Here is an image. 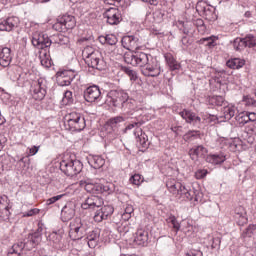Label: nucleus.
Returning a JSON list of instances; mask_svg holds the SVG:
<instances>
[{
  "label": "nucleus",
  "mask_w": 256,
  "mask_h": 256,
  "mask_svg": "<svg viewBox=\"0 0 256 256\" xmlns=\"http://www.w3.org/2000/svg\"><path fill=\"white\" fill-rule=\"evenodd\" d=\"M60 171L65 173L67 177H75V175H79L83 171V163L66 154L60 162Z\"/></svg>",
  "instance_id": "nucleus-2"
},
{
  "label": "nucleus",
  "mask_w": 256,
  "mask_h": 256,
  "mask_svg": "<svg viewBox=\"0 0 256 256\" xmlns=\"http://www.w3.org/2000/svg\"><path fill=\"white\" fill-rule=\"evenodd\" d=\"M85 63L88 67H92V69H98L101 71L103 69V60H101V52H94L88 58H85Z\"/></svg>",
  "instance_id": "nucleus-14"
},
{
  "label": "nucleus",
  "mask_w": 256,
  "mask_h": 256,
  "mask_svg": "<svg viewBox=\"0 0 256 256\" xmlns=\"http://www.w3.org/2000/svg\"><path fill=\"white\" fill-rule=\"evenodd\" d=\"M118 231L120 232V233H127L128 231H129V228H127V226H123V225H121V226H118Z\"/></svg>",
  "instance_id": "nucleus-61"
},
{
  "label": "nucleus",
  "mask_w": 256,
  "mask_h": 256,
  "mask_svg": "<svg viewBox=\"0 0 256 256\" xmlns=\"http://www.w3.org/2000/svg\"><path fill=\"white\" fill-rule=\"evenodd\" d=\"M124 59L126 63L133 65V67H142V73L146 77H159L161 75V68L151 54L134 52L132 54H126Z\"/></svg>",
  "instance_id": "nucleus-1"
},
{
  "label": "nucleus",
  "mask_w": 256,
  "mask_h": 256,
  "mask_svg": "<svg viewBox=\"0 0 256 256\" xmlns=\"http://www.w3.org/2000/svg\"><path fill=\"white\" fill-rule=\"evenodd\" d=\"M182 119L186 120V123H192L193 125H201V117L197 116L194 112L190 110H183L180 112Z\"/></svg>",
  "instance_id": "nucleus-21"
},
{
  "label": "nucleus",
  "mask_w": 256,
  "mask_h": 256,
  "mask_svg": "<svg viewBox=\"0 0 256 256\" xmlns=\"http://www.w3.org/2000/svg\"><path fill=\"white\" fill-rule=\"evenodd\" d=\"M101 97V90L98 86H90L84 91V99L88 103H95Z\"/></svg>",
  "instance_id": "nucleus-16"
},
{
  "label": "nucleus",
  "mask_w": 256,
  "mask_h": 256,
  "mask_svg": "<svg viewBox=\"0 0 256 256\" xmlns=\"http://www.w3.org/2000/svg\"><path fill=\"white\" fill-rule=\"evenodd\" d=\"M88 163L93 169H101L105 165V160L99 155H90L88 157Z\"/></svg>",
  "instance_id": "nucleus-25"
},
{
  "label": "nucleus",
  "mask_w": 256,
  "mask_h": 256,
  "mask_svg": "<svg viewBox=\"0 0 256 256\" xmlns=\"http://www.w3.org/2000/svg\"><path fill=\"white\" fill-rule=\"evenodd\" d=\"M62 103L64 105H71L73 103V92L67 90L62 98Z\"/></svg>",
  "instance_id": "nucleus-37"
},
{
  "label": "nucleus",
  "mask_w": 256,
  "mask_h": 256,
  "mask_svg": "<svg viewBox=\"0 0 256 256\" xmlns=\"http://www.w3.org/2000/svg\"><path fill=\"white\" fill-rule=\"evenodd\" d=\"M95 52H99V50H96L95 48L91 47V46H86L84 48V50L82 51V56L87 59L89 57H91V55H94Z\"/></svg>",
  "instance_id": "nucleus-38"
},
{
  "label": "nucleus",
  "mask_w": 256,
  "mask_h": 256,
  "mask_svg": "<svg viewBox=\"0 0 256 256\" xmlns=\"http://www.w3.org/2000/svg\"><path fill=\"white\" fill-rule=\"evenodd\" d=\"M114 189L113 184L107 182L106 184H101V193H112Z\"/></svg>",
  "instance_id": "nucleus-44"
},
{
  "label": "nucleus",
  "mask_w": 256,
  "mask_h": 256,
  "mask_svg": "<svg viewBox=\"0 0 256 256\" xmlns=\"http://www.w3.org/2000/svg\"><path fill=\"white\" fill-rule=\"evenodd\" d=\"M124 73L128 75L130 81H137V72L130 69V68H124Z\"/></svg>",
  "instance_id": "nucleus-41"
},
{
  "label": "nucleus",
  "mask_w": 256,
  "mask_h": 256,
  "mask_svg": "<svg viewBox=\"0 0 256 256\" xmlns=\"http://www.w3.org/2000/svg\"><path fill=\"white\" fill-rule=\"evenodd\" d=\"M75 202H67L66 205L62 208L61 219L64 223L71 221L75 217Z\"/></svg>",
  "instance_id": "nucleus-15"
},
{
  "label": "nucleus",
  "mask_w": 256,
  "mask_h": 256,
  "mask_svg": "<svg viewBox=\"0 0 256 256\" xmlns=\"http://www.w3.org/2000/svg\"><path fill=\"white\" fill-rule=\"evenodd\" d=\"M122 46L128 51H137L141 49L139 38L135 36H124L121 40Z\"/></svg>",
  "instance_id": "nucleus-10"
},
{
  "label": "nucleus",
  "mask_w": 256,
  "mask_h": 256,
  "mask_svg": "<svg viewBox=\"0 0 256 256\" xmlns=\"http://www.w3.org/2000/svg\"><path fill=\"white\" fill-rule=\"evenodd\" d=\"M52 27L55 31H59L60 33L67 31L63 23H61V18H58V21Z\"/></svg>",
  "instance_id": "nucleus-42"
},
{
  "label": "nucleus",
  "mask_w": 256,
  "mask_h": 256,
  "mask_svg": "<svg viewBox=\"0 0 256 256\" xmlns=\"http://www.w3.org/2000/svg\"><path fill=\"white\" fill-rule=\"evenodd\" d=\"M236 215H239L242 219V223H247V212L245 211V207L243 206H238L235 209Z\"/></svg>",
  "instance_id": "nucleus-36"
},
{
  "label": "nucleus",
  "mask_w": 256,
  "mask_h": 256,
  "mask_svg": "<svg viewBox=\"0 0 256 256\" xmlns=\"http://www.w3.org/2000/svg\"><path fill=\"white\" fill-rule=\"evenodd\" d=\"M127 118L123 116H116L113 118H110L107 122V124L112 127V129H117L119 127L120 123H123Z\"/></svg>",
  "instance_id": "nucleus-32"
},
{
  "label": "nucleus",
  "mask_w": 256,
  "mask_h": 256,
  "mask_svg": "<svg viewBox=\"0 0 256 256\" xmlns=\"http://www.w3.org/2000/svg\"><path fill=\"white\" fill-rule=\"evenodd\" d=\"M12 61L13 54L11 53V49L8 47L2 48L0 52V66L4 68L9 67Z\"/></svg>",
  "instance_id": "nucleus-18"
},
{
  "label": "nucleus",
  "mask_w": 256,
  "mask_h": 256,
  "mask_svg": "<svg viewBox=\"0 0 256 256\" xmlns=\"http://www.w3.org/2000/svg\"><path fill=\"white\" fill-rule=\"evenodd\" d=\"M248 117V122L254 123L256 121V113L255 112H246Z\"/></svg>",
  "instance_id": "nucleus-53"
},
{
  "label": "nucleus",
  "mask_w": 256,
  "mask_h": 256,
  "mask_svg": "<svg viewBox=\"0 0 256 256\" xmlns=\"http://www.w3.org/2000/svg\"><path fill=\"white\" fill-rule=\"evenodd\" d=\"M32 45L37 47V49H42V51H45V49L51 47V39H49V36L46 34L36 33L32 37Z\"/></svg>",
  "instance_id": "nucleus-8"
},
{
  "label": "nucleus",
  "mask_w": 256,
  "mask_h": 256,
  "mask_svg": "<svg viewBox=\"0 0 256 256\" xmlns=\"http://www.w3.org/2000/svg\"><path fill=\"white\" fill-rule=\"evenodd\" d=\"M129 94L123 90H111L106 96V105L109 107H127Z\"/></svg>",
  "instance_id": "nucleus-4"
},
{
  "label": "nucleus",
  "mask_w": 256,
  "mask_h": 256,
  "mask_svg": "<svg viewBox=\"0 0 256 256\" xmlns=\"http://www.w3.org/2000/svg\"><path fill=\"white\" fill-rule=\"evenodd\" d=\"M226 65L227 67H229V69H241V67L245 65V60L241 58H234V59L228 60L226 62Z\"/></svg>",
  "instance_id": "nucleus-29"
},
{
  "label": "nucleus",
  "mask_w": 256,
  "mask_h": 256,
  "mask_svg": "<svg viewBox=\"0 0 256 256\" xmlns=\"http://www.w3.org/2000/svg\"><path fill=\"white\" fill-rule=\"evenodd\" d=\"M182 45H184V47H189V45H191V39L187 36L182 37Z\"/></svg>",
  "instance_id": "nucleus-57"
},
{
  "label": "nucleus",
  "mask_w": 256,
  "mask_h": 256,
  "mask_svg": "<svg viewBox=\"0 0 256 256\" xmlns=\"http://www.w3.org/2000/svg\"><path fill=\"white\" fill-rule=\"evenodd\" d=\"M100 212L107 219L109 215H113V208L112 206L106 205L101 208Z\"/></svg>",
  "instance_id": "nucleus-40"
},
{
  "label": "nucleus",
  "mask_w": 256,
  "mask_h": 256,
  "mask_svg": "<svg viewBox=\"0 0 256 256\" xmlns=\"http://www.w3.org/2000/svg\"><path fill=\"white\" fill-rule=\"evenodd\" d=\"M235 113H237V108L233 105H228L223 108V118L226 121H229L230 119H233L235 117Z\"/></svg>",
  "instance_id": "nucleus-27"
},
{
  "label": "nucleus",
  "mask_w": 256,
  "mask_h": 256,
  "mask_svg": "<svg viewBox=\"0 0 256 256\" xmlns=\"http://www.w3.org/2000/svg\"><path fill=\"white\" fill-rule=\"evenodd\" d=\"M105 19L109 25H119L121 23V12L117 8H109L104 13Z\"/></svg>",
  "instance_id": "nucleus-12"
},
{
  "label": "nucleus",
  "mask_w": 256,
  "mask_h": 256,
  "mask_svg": "<svg viewBox=\"0 0 256 256\" xmlns=\"http://www.w3.org/2000/svg\"><path fill=\"white\" fill-rule=\"evenodd\" d=\"M57 39L59 45H67L69 43V38L67 36L58 35Z\"/></svg>",
  "instance_id": "nucleus-47"
},
{
  "label": "nucleus",
  "mask_w": 256,
  "mask_h": 256,
  "mask_svg": "<svg viewBox=\"0 0 256 256\" xmlns=\"http://www.w3.org/2000/svg\"><path fill=\"white\" fill-rule=\"evenodd\" d=\"M30 95L35 101H43L47 95V80L45 78L34 80L30 86Z\"/></svg>",
  "instance_id": "nucleus-5"
},
{
  "label": "nucleus",
  "mask_w": 256,
  "mask_h": 256,
  "mask_svg": "<svg viewBox=\"0 0 256 256\" xmlns=\"http://www.w3.org/2000/svg\"><path fill=\"white\" fill-rule=\"evenodd\" d=\"M185 256H203V252L198 251V252H196V253H189V254H186Z\"/></svg>",
  "instance_id": "nucleus-63"
},
{
  "label": "nucleus",
  "mask_w": 256,
  "mask_h": 256,
  "mask_svg": "<svg viewBox=\"0 0 256 256\" xmlns=\"http://www.w3.org/2000/svg\"><path fill=\"white\" fill-rule=\"evenodd\" d=\"M88 247L90 249H95L97 247V243H99V234L92 232L88 237Z\"/></svg>",
  "instance_id": "nucleus-33"
},
{
  "label": "nucleus",
  "mask_w": 256,
  "mask_h": 256,
  "mask_svg": "<svg viewBox=\"0 0 256 256\" xmlns=\"http://www.w3.org/2000/svg\"><path fill=\"white\" fill-rule=\"evenodd\" d=\"M134 135L136 137L137 143H139L141 147H147V141H149V137L147 134H145V132H143L141 128H136Z\"/></svg>",
  "instance_id": "nucleus-26"
},
{
  "label": "nucleus",
  "mask_w": 256,
  "mask_h": 256,
  "mask_svg": "<svg viewBox=\"0 0 256 256\" xmlns=\"http://www.w3.org/2000/svg\"><path fill=\"white\" fill-rule=\"evenodd\" d=\"M131 219V214H127L126 212H124L122 214V220L123 221H129Z\"/></svg>",
  "instance_id": "nucleus-62"
},
{
  "label": "nucleus",
  "mask_w": 256,
  "mask_h": 256,
  "mask_svg": "<svg viewBox=\"0 0 256 256\" xmlns=\"http://www.w3.org/2000/svg\"><path fill=\"white\" fill-rule=\"evenodd\" d=\"M103 198L99 196H90L88 197L82 204V209L89 210V211H95V209H99V207H103Z\"/></svg>",
  "instance_id": "nucleus-9"
},
{
  "label": "nucleus",
  "mask_w": 256,
  "mask_h": 256,
  "mask_svg": "<svg viewBox=\"0 0 256 256\" xmlns=\"http://www.w3.org/2000/svg\"><path fill=\"white\" fill-rule=\"evenodd\" d=\"M60 21L64 25V29H66V31L75 29V25H77L75 16L69 14H64L62 17H60Z\"/></svg>",
  "instance_id": "nucleus-23"
},
{
  "label": "nucleus",
  "mask_w": 256,
  "mask_h": 256,
  "mask_svg": "<svg viewBox=\"0 0 256 256\" xmlns=\"http://www.w3.org/2000/svg\"><path fill=\"white\" fill-rule=\"evenodd\" d=\"M39 149H40V146H32L31 148H28L29 150L28 156L33 157V155H37V153H39Z\"/></svg>",
  "instance_id": "nucleus-51"
},
{
  "label": "nucleus",
  "mask_w": 256,
  "mask_h": 256,
  "mask_svg": "<svg viewBox=\"0 0 256 256\" xmlns=\"http://www.w3.org/2000/svg\"><path fill=\"white\" fill-rule=\"evenodd\" d=\"M135 127H139V123L135 122V123L129 124L125 128V133H127V131H131V129H135Z\"/></svg>",
  "instance_id": "nucleus-59"
},
{
  "label": "nucleus",
  "mask_w": 256,
  "mask_h": 256,
  "mask_svg": "<svg viewBox=\"0 0 256 256\" xmlns=\"http://www.w3.org/2000/svg\"><path fill=\"white\" fill-rule=\"evenodd\" d=\"M65 126L69 131H83L86 127L85 118L77 112H72L69 114Z\"/></svg>",
  "instance_id": "nucleus-6"
},
{
  "label": "nucleus",
  "mask_w": 256,
  "mask_h": 256,
  "mask_svg": "<svg viewBox=\"0 0 256 256\" xmlns=\"http://www.w3.org/2000/svg\"><path fill=\"white\" fill-rule=\"evenodd\" d=\"M134 211L135 209L133 208V205L127 204L125 207L124 213L131 215Z\"/></svg>",
  "instance_id": "nucleus-55"
},
{
  "label": "nucleus",
  "mask_w": 256,
  "mask_h": 256,
  "mask_svg": "<svg viewBox=\"0 0 256 256\" xmlns=\"http://www.w3.org/2000/svg\"><path fill=\"white\" fill-rule=\"evenodd\" d=\"M242 231L241 236L245 239L246 237H252L253 233H255V225H242L240 228Z\"/></svg>",
  "instance_id": "nucleus-31"
},
{
  "label": "nucleus",
  "mask_w": 256,
  "mask_h": 256,
  "mask_svg": "<svg viewBox=\"0 0 256 256\" xmlns=\"http://www.w3.org/2000/svg\"><path fill=\"white\" fill-rule=\"evenodd\" d=\"M166 187L174 197H177L178 199H187L188 201H191L193 199V194L189 188H186L185 185H183L181 182L170 178L166 182Z\"/></svg>",
  "instance_id": "nucleus-3"
},
{
  "label": "nucleus",
  "mask_w": 256,
  "mask_h": 256,
  "mask_svg": "<svg viewBox=\"0 0 256 256\" xmlns=\"http://www.w3.org/2000/svg\"><path fill=\"white\" fill-rule=\"evenodd\" d=\"M40 211L41 210H39V208H32V209L28 210L27 212H24L22 214V217H33L35 215H39Z\"/></svg>",
  "instance_id": "nucleus-45"
},
{
  "label": "nucleus",
  "mask_w": 256,
  "mask_h": 256,
  "mask_svg": "<svg viewBox=\"0 0 256 256\" xmlns=\"http://www.w3.org/2000/svg\"><path fill=\"white\" fill-rule=\"evenodd\" d=\"M36 231L30 235H33L35 239H39L41 237V232L43 231V226H36Z\"/></svg>",
  "instance_id": "nucleus-52"
},
{
  "label": "nucleus",
  "mask_w": 256,
  "mask_h": 256,
  "mask_svg": "<svg viewBox=\"0 0 256 256\" xmlns=\"http://www.w3.org/2000/svg\"><path fill=\"white\" fill-rule=\"evenodd\" d=\"M65 197V194H60L57 196H54L52 198H49L46 200V205H53V203H57V201H59V199Z\"/></svg>",
  "instance_id": "nucleus-46"
},
{
  "label": "nucleus",
  "mask_w": 256,
  "mask_h": 256,
  "mask_svg": "<svg viewBox=\"0 0 256 256\" xmlns=\"http://www.w3.org/2000/svg\"><path fill=\"white\" fill-rule=\"evenodd\" d=\"M149 241V231H147V226H141L137 229L134 237V242L136 245L145 247Z\"/></svg>",
  "instance_id": "nucleus-11"
},
{
  "label": "nucleus",
  "mask_w": 256,
  "mask_h": 256,
  "mask_svg": "<svg viewBox=\"0 0 256 256\" xmlns=\"http://www.w3.org/2000/svg\"><path fill=\"white\" fill-rule=\"evenodd\" d=\"M165 59H166L167 65L171 71H177L178 69H181V64H179V62H177V60H175L173 55L166 54Z\"/></svg>",
  "instance_id": "nucleus-28"
},
{
  "label": "nucleus",
  "mask_w": 256,
  "mask_h": 256,
  "mask_svg": "<svg viewBox=\"0 0 256 256\" xmlns=\"http://www.w3.org/2000/svg\"><path fill=\"white\" fill-rule=\"evenodd\" d=\"M207 170L203 169V170H198L195 173V177L196 179H203L204 177H207Z\"/></svg>",
  "instance_id": "nucleus-50"
},
{
  "label": "nucleus",
  "mask_w": 256,
  "mask_h": 256,
  "mask_svg": "<svg viewBox=\"0 0 256 256\" xmlns=\"http://www.w3.org/2000/svg\"><path fill=\"white\" fill-rule=\"evenodd\" d=\"M143 3H148L149 5H153L157 7L159 5V0H141Z\"/></svg>",
  "instance_id": "nucleus-58"
},
{
  "label": "nucleus",
  "mask_w": 256,
  "mask_h": 256,
  "mask_svg": "<svg viewBox=\"0 0 256 256\" xmlns=\"http://www.w3.org/2000/svg\"><path fill=\"white\" fill-rule=\"evenodd\" d=\"M132 185H141L143 183V177L140 174H135L130 178Z\"/></svg>",
  "instance_id": "nucleus-43"
},
{
  "label": "nucleus",
  "mask_w": 256,
  "mask_h": 256,
  "mask_svg": "<svg viewBox=\"0 0 256 256\" xmlns=\"http://www.w3.org/2000/svg\"><path fill=\"white\" fill-rule=\"evenodd\" d=\"M107 219L101 211L96 212V214L94 215V221L95 223H101V221Z\"/></svg>",
  "instance_id": "nucleus-48"
},
{
  "label": "nucleus",
  "mask_w": 256,
  "mask_h": 256,
  "mask_svg": "<svg viewBox=\"0 0 256 256\" xmlns=\"http://www.w3.org/2000/svg\"><path fill=\"white\" fill-rule=\"evenodd\" d=\"M243 101L246 105H256L255 99L249 96L244 97Z\"/></svg>",
  "instance_id": "nucleus-54"
},
{
  "label": "nucleus",
  "mask_w": 256,
  "mask_h": 256,
  "mask_svg": "<svg viewBox=\"0 0 256 256\" xmlns=\"http://www.w3.org/2000/svg\"><path fill=\"white\" fill-rule=\"evenodd\" d=\"M179 229H181V226H180V225H173V226H172V231H173L174 233H177V231H179Z\"/></svg>",
  "instance_id": "nucleus-64"
},
{
  "label": "nucleus",
  "mask_w": 256,
  "mask_h": 256,
  "mask_svg": "<svg viewBox=\"0 0 256 256\" xmlns=\"http://www.w3.org/2000/svg\"><path fill=\"white\" fill-rule=\"evenodd\" d=\"M227 158L223 153L218 154H209L206 157V163H210L211 165H221V163H225Z\"/></svg>",
  "instance_id": "nucleus-24"
},
{
  "label": "nucleus",
  "mask_w": 256,
  "mask_h": 256,
  "mask_svg": "<svg viewBox=\"0 0 256 256\" xmlns=\"http://www.w3.org/2000/svg\"><path fill=\"white\" fill-rule=\"evenodd\" d=\"M19 25V18L11 16L0 19V31H13Z\"/></svg>",
  "instance_id": "nucleus-13"
},
{
  "label": "nucleus",
  "mask_w": 256,
  "mask_h": 256,
  "mask_svg": "<svg viewBox=\"0 0 256 256\" xmlns=\"http://www.w3.org/2000/svg\"><path fill=\"white\" fill-rule=\"evenodd\" d=\"M233 47L235 51H243L245 47H255L253 36H248L246 38H236L233 42Z\"/></svg>",
  "instance_id": "nucleus-17"
},
{
  "label": "nucleus",
  "mask_w": 256,
  "mask_h": 256,
  "mask_svg": "<svg viewBox=\"0 0 256 256\" xmlns=\"http://www.w3.org/2000/svg\"><path fill=\"white\" fill-rule=\"evenodd\" d=\"M179 24L182 25V27H184V29H183L184 35H189V29L186 28L187 24H185V22H183V21H180Z\"/></svg>",
  "instance_id": "nucleus-60"
},
{
  "label": "nucleus",
  "mask_w": 256,
  "mask_h": 256,
  "mask_svg": "<svg viewBox=\"0 0 256 256\" xmlns=\"http://www.w3.org/2000/svg\"><path fill=\"white\" fill-rule=\"evenodd\" d=\"M40 62L42 67H51V55L48 54L47 50L40 51Z\"/></svg>",
  "instance_id": "nucleus-30"
},
{
  "label": "nucleus",
  "mask_w": 256,
  "mask_h": 256,
  "mask_svg": "<svg viewBox=\"0 0 256 256\" xmlns=\"http://www.w3.org/2000/svg\"><path fill=\"white\" fill-rule=\"evenodd\" d=\"M236 119L240 126L247 125V123H249L247 112L240 113Z\"/></svg>",
  "instance_id": "nucleus-39"
},
{
  "label": "nucleus",
  "mask_w": 256,
  "mask_h": 256,
  "mask_svg": "<svg viewBox=\"0 0 256 256\" xmlns=\"http://www.w3.org/2000/svg\"><path fill=\"white\" fill-rule=\"evenodd\" d=\"M191 137H199V131L192 130L184 135V139H186V141H189Z\"/></svg>",
  "instance_id": "nucleus-49"
},
{
  "label": "nucleus",
  "mask_w": 256,
  "mask_h": 256,
  "mask_svg": "<svg viewBox=\"0 0 256 256\" xmlns=\"http://www.w3.org/2000/svg\"><path fill=\"white\" fill-rule=\"evenodd\" d=\"M77 72L75 70H62L56 73V81L60 87L71 85V81L75 79Z\"/></svg>",
  "instance_id": "nucleus-7"
},
{
  "label": "nucleus",
  "mask_w": 256,
  "mask_h": 256,
  "mask_svg": "<svg viewBox=\"0 0 256 256\" xmlns=\"http://www.w3.org/2000/svg\"><path fill=\"white\" fill-rule=\"evenodd\" d=\"M70 237L74 236V239H81L83 237V232H81V226L74 227L71 226L70 228Z\"/></svg>",
  "instance_id": "nucleus-35"
},
{
  "label": "nucleus",
  "mask_w": 256,
  "mask_h": 256,
  "mask_svg": "<svg viewBox=\"0 0 256 256\" xmlns=\"http://www.w3.org/2000/svg\"><path fill=\"white\" fill-rule=\"evenodd\" d=\"M80 186L87 191V193H92L93 195H100L101 193V183H93L91 181H80Z\"/></svg>",
  "instance_id": "nucleus-19"
},
{
  "label": "nucleus",
  "mask_w": 256,
  "mask_h": 256,
  "mask_svg": "<svg viewBox=\"0 0 256 256\" xmlns=\"http://www.w3.org/2000/svg\"><path fill=\"white\" fill-rule=\"evenodd\" d=\"M11 212L9 211V203L7 196L0 197V221H7Z\"/></svg>",
  "instance_id": "nucleus-22"
},
{
  "label": "nucleus",
  "mask_w": 256,
  "mask_h": 256,
  "mask_svg": "<svg viewBox=\"0 0 256 256\" xmlns=\"http://www.w3.org/2000/svg\"><path fill=\"white\" fill-rule=\"evenodd\" d=\"M166 223L171 224V225H177V218L175 216H169L166 219Z\"/></svg>",
  "instance_id": "nucleus-56"
},
{
  "label": "nucleus",
  "mask_w": 256,
  "mask_h": 256,
  "mask_svg": "<svg viewBox=\"0 0 256 256\" xmlns=\"http://www.w3.org/2000/svg\"><path fill=\"white\" fill-rule=\"evenodd\" d=\"M207 153H209V151L203 145H199L194 148H191L189 151V155L192 161H197L199 157L202 159H205V157L207 156Z\"/></svg>",
  "instance_id": "nucleus-20"
},
{
  "label": "nucleus",
  "mask_w": 256,
  "mask_h": 256,
  "mask_svg": "<svg viewBox=\"0 0 256 256\" xmlns=\"http://www.w3.org/2000/svg\"><path fill=\"white\" fill-rule=\"evenodd\" d=\"M101 43H107V45H117V36L113 34H108L106 36L100 37Z\"/></svg>",
  "instance_id": "nucleus-34"
}]
</instances>
